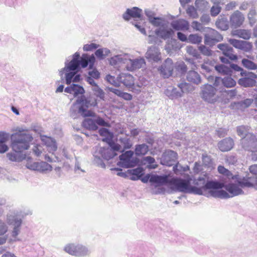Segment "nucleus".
<instances>
[{
	"label": "nucleus",
	"mask_w": 257,
	"mask_h": 257,
	"mask_svg": "<svg viewBox=\"0 0 257 257\" xmlns=\"http://www.w3.org/2000/svg\"><path fill=\"white\" fill-rule=\"evenodd\" d=\"M20 153L10 152L7 154L9 160L12 162H20L25 159L26 155L20 154Z\"/></svg>",
	"instance_id": "nucleus-39"
},
{
	"label": "nucleus",
	"mask_w": 257,
	"mask_h": 257,
	"mask_svg": "<svg viewBox=\"0 0 257 257\" xmlns=\"http://www.w3.org/2000/svg\"><path fill=\"white\" fill-rule=\"evenodd\" d=\"M250 174L242 180H238L237 182L241 188H256L257 187V164L249 167Z\"/></svg>",
	"instance_id": "nucleus-8"
},
{
	"label": "nucleus",
	"mask_w": 257,
	"mask_h": 257,
	"mask_svg": "<svg viewBox=\"0 0 257 257\" xmlns=\"http://www.w3.org/2000/svg\"><path fill=\"white\" fill-rule=\"evenodd\" d=\"M191 178L184 179L180 178H173L171 179V189L176 192H180L184 193L200 195L201 190L195 186L191 185Z\"/></svg>",
	"instance_id": "nucleus-2"
},
{
	"label": "nucleus",
	"mask_w": 257,
	"mask_h": 257,
	"mask_svg": "<svg viewBox=\"0 0 257 257\" xmlns=\"http://www.w3.org/2000/svg\"><path fill=\"white\" fill-rule=\"evenodd\" d=\"M91 253L90 249L86 246L77 244V249L76 251L72 252V253L74 256L78 257H83L87 255H89Z\"/></svg>",
	"instance_id": "nucleus-34"
},
{
	"label": "nucleus",
	"mask_w": 257,
	"mask_h": 257,
	"mask_svg": "<svg viewBox=\"0 0 257 257\" xmlns=\"http://www.w3.org/2000/svg\"><path fill=\"white\" fill-rule=\"evenodd\" d=\"M187 80L195 84H199L201 82V79L199 74L194 70L189 71L187 73Z\"/></svg>",
	"instance_id": "nucleus-36"
},
{
	"label": "nucleus",
	"mask_w": 257,
	"mask_h": 257,
	"mask_svg": "<svg viewBox=\"0 0 257 257\" xmlns=\"http://www.w3.org/2000/svg\"><path fill=\"white\" fill-rule=\"evenodd\" d=\"M220 73V72H219ZM235 73H233V75L232 76H235L236 75ZM220 74H223L222 73H220ZM223 75H227L226 74H223ZM230 76H225L223 78L221 79L219 77H215V80L214 83V85L215 86L218 85V83L220 81L222 82V84L224 86L227 88L233 87L235 86L236 83V81L230 76H231L230 74H228Z\"/></svg>",
	"instance_id": "nucleus-24"
},
{
	"label": "nucleus",
	"mask_w": 257,
	"mask_h": 257,
	"mask_svg": "<svg viewBox=\"0 0 257 257\" xmlns=\"http://www.w3.org/2000/svg\"><path fill=\"white\" fill-rule=\"evenodd\" d=\"M109 64H146L143 57H139L135 58L134 56L128 54L122 53L111 57L108 59Z\"/></svg>",
	"instance_id": "nucleus-5"
},
{
	"label": "nucleus",
	"mask_w": 257,
	"mask_h": 257,
	"mask_svg": "<svg viewBox=\"0 0 257 257\" xmlns=\"http://www.w3.org/2000/svg\"><path fill=\"white\" fill-rule=\"evenodd\" d=\"M101 147H95V151L93 154L94 157L93 163L97 166L104 168L105 167V164L102 160L103 158L101 157Z\"/></svg>",
	"instance_id": "nucleus-29"
},
{
	"label": "nucleus",
	"mask_w": 257,
	"mask_h": 257,
	"mask_svg": "<svg viewBox=\"0 0 257 257\" xmlns=\"http://www.w3.org/2000/svg\"><path fill=\"white\" fill-rule=\"evenodd\" d=\"M7 221L13 227L12 236L16 237L20 232L22 223V218L15 213L9 214L7 215Z\"/></svg>",
	"instance_id": "nucleus-11"
},
{
	"label": "nucleus",
	"mask_w": 257,
	"mask_h": 257,
	"mask_svg": "<svg viewBox=\"0 0 257 257\" xmlns=\"http://www.w3.org/2000/svg\"><path fill=\"white\" fill-rule=\"evenodd\" d=\"M172 28L177 31L188 30L189 29V23L183 19L174 21L171 23Z\"/></svg>",
	"instance_id": "nucleus-28"
},
{
	"label": "nucleus",
	"mask_w": 257,
	"mask_h": 257,
	"mask_svg": "<svg viewBox=\"0 0 257 257\" xmlns=\"http://www.w3.org/2000/svg\"><path fill=\"white\" fill-rule=\"evenodd\" d=\"M217 48L222 51L223 55L228 59L236 62L238 56L234 53L233 49L228 44H219Z\"/></svg>",
	"instance_id": "nucleus-19"
},
{
	"label": "nucleus",
	"mask_w": 257,
	"mask_h": 257,
	"mask_svg": "<svg viewBox=\"0 0 257 257\" xmlns=\"http://www.w3.org/2000/svg\"><path fill=\"white\" fill-rule=\"evenodd\" d=\"M76 104L80 107L82 108L84 113L88 114V117L95 116V113L88 110V108L91 106H95L97 103L96 100L94 98L91 97H86L85 95L78 97L76 100Z\"/></svg>",
	"instance_id": "nucleus-9"
},
{
	"label": "nucleus",
	"mask_w": 257,
	"mask_h": 257,
	"mask_svg": "<svg viewBox=\"0 0 257 257\" xmlns=\"http://www.w3.org/2000/svg\"><path fill=\"white\" fill-rule=\"evenodd\" d=\"M253 102V99L251 98H247L241 101L238 102L237 106L241 108H245L249 107Z\"/></svg>",
	"instance_id": "nucleus-56"
},
{
	"label": "nucleus",
	"mask_w": 257,
	"mask_h": 257,
	"mask_svg": "<svg viewBox=\"0 0 257 257\" xmlns=\"http://www.w3.org/2000/svg\"><path fill=\"white\" fill-rule=\"evenodd\" d=\"M100 45L94 43L86 44L83 45V50L84 52H91L96 50L99 47Z\"/></svg>",
	"instance_id": "nucleus-51"
},
{
	"label": "nucleus",
	"mask_w": 257,
	"mask_h": 257,
	"mask_svg": "<svg viewBox=\"0 0 257 257\" xmlns=\"http://www.w3.org/2000/svg\"><path fill=\"white\" fill-rule=\"evenodd\" d=\"M173 70V65H161L159 68L160 74L164 78H168L172 75Z\"/></svg>",
	"instance_id": "nucleus-37"
},
{
	"label": "nucleus",
	"mask_w": 257,
	"mask_h": 257,
	"mask_svg": "<svg viewBox=\"0 0 257 257\" xmlns=\"http://www.w3.org/2000/svg\"><path fill=\"white\" fill-rule=\"evenodd\" d=\"M92 91L94 92V94L100 98H103L104 97V92L102 89H101L98 85H95V86L92 88Z\"/></svg>",
	"instance_id": "nucleus-57"
},
{
	"label": "nucleus",
	"mask_w": 257,
	"mask_h": 257,
	"mask_svg": "<svg viewBox=\"0 0 257 257\" xmlns=\"http://www.w3.org/2000/svg\"><path fill=\"white\" fill-rule=\"evenodd\" d=\"M77 249V244L74 243H69L67 244L64 248V250L65 252L71 254L72 255H74L72 253V252H75L76 251Z\"/></svg>",
	"instance_id": "nucleus-54"
},
{
	"label": "nucleus",
	"mask_w": 257,
	"mask_h": 257,
	"mask_svg": "<svg viewBox=\"0 0 257 257\" xmlns=\"http://www.w3.org/2000/svg\"><path fill=\"white\" fill-rule=\"evenodd\" d=\"M140 160L137 158H131L128 160H125L120 167L125 168H130L134 167L138 165Z\"/></svg>",
	"instance_id": "nucleus-41"
},
{
	"label": "nucleus",
	"mask_w": 257,
	"mask_h": 257,
	"mask_svg": "<svg viewBox=\"0 0 257 257\" xmlns=\"http://www.w3.org/2000/svg\"><path fill=\"white\" fill-rule=\"evenodd\" d=\"M101 157L103 159L106 160H109L117 155L116 152H113L112 149L110 148H102L101 147Z\"/></svg>",
	"instance_id": "nucleus-38"
},
{
	"label": "nucleus",
	"mask_w": 257,
	"mask_h": 257,
	"mask_svg": "<svg viewBox=\"0 0 257 257\" xmlns=\"http://www.w3.org/2000/svg\"><path fill=\"white\" fill-rule=\"evenodd\" d=\"M64 91L66 93L73 94V96L77 98H78V97L84 95L85 92L84 88L82 86L74 83L71 84L69 86L66 87L64 89Z\"/></svg>",
	"instance_id": "nucleus-20"
},
{
	"label": "nucleus",
	"mask_w": 257,
	"mask_h": 257,
	"mask_svg": "<svg viewBox=\"0 0 257 257\" xmlns=\"http://www.w3.org/2000/svg\"><path fill=\"white\" fill-rule=\"evenodd\" d=\"M177 154L172 150L166 151L161 158V164L167 166H173L177 159Z\"/></svg>",
	"instance_id": "nucleus-16"
},
{
	"label": "nucleus",
	"mask_w": 257,
	"mask_h": 257,
	"mask_svg": "<svg viewBox=\"0 0 257 257\" xmlns=\"http://www.w3.org/2000/svg\"><path fill=\"white\" fill-rule=\"evenodd\" d=\"M202 41V37L197 34H190L188 38V42L192 44H199Z\"/></svg>",
	"instance_id": "nucleus-50"
},
{
	"label": "nucleus",
	"mask_w": 257,
	"mask_h": 257,
	"mask_svg": "<svg viewBox=\"0 0 257 257\" xmlns=\"http://www.w3.org/2000/svg\"><path fill=\"white\" fill-rule=\"evenodd\" d=\"M70 116L74 118H77L79 115L83 117H88V114H86L82 108L80 107L76 103H74L71 106L70 109Z\"/></svg>",
	"instance_id": "nucleus-26"
},
{
	"label": "nucleus",
	"mask_w": 257,
	"mask_h": 257,
	"mask_svg": "<svg viewBox=\"0 0 257 257\" xmlns=\"http://www.w3.org/2000/svg\"><path fill=\"white\" fill-rule=\"evenodd\" d=\"M234 146V141L231 138H226L219 142L218 147L221 152L230 151Z\"/></svg>",
	"instance_id": "nucleus-25"
},
{
	"label": "nucleus",
	"mask_w": 257,
	"mask_h": 257,
	"mask_svg": "<svg viewBox=\"0 0 257 257\" xmlns=\"http://www.w3.org/2000/svg\"><path fill=\"white\" fill-rule=\"evenodd\" d=\"M111 53L110 49L106 47H99L94 54L83 53L81 56L76 52L73 55L66 58L64 64H95L96 59L103 60Z\"/></svg>",
	"instance_id": "nucleus-1"
},
{
	"label": "nucleus",
	"mask_w": 257,
	"mask_h": 257,
	"mask_svg": "<svg viewBox=\"0 0 257 257\" xmlns=\"http://www.w3.org/2000/svg\"><path fill=\"white\" fill-rule=\"evenodd\" d=\"M256 12L254 8L250 9L247 15V19L250 26L252 27L256 22L257 19L256 17Z\"/></svg>",
	"instance_id": "nucleus-46"
},
{
	"label": "nucleus",
	"mask_w": 257,
	"mask_h": 257,
	"mask_svg": "<svg viewBox=\"0 0 257 257\" xmlns=\"http://www.w3.org/2000/svg\"><path fill=\"white\" fill-rule=\"evenodd\" d=\"M134 152L132 151H127L122 153L119 156L120 161L117 163V165L120 166L122 164H123V163L125 161V160H128L131 158H132Z\"/></svg>",
	"instance_id": "nucleus-45"
},
{
	"label": "nucleus",
	"mask_w": 257,
	"mask_h": 257,
	"mask_svg": "<svg viewBox=\"0 0 257 257\" xmlns=\"http://www.w3.org/2000/svg\"><path fill=\"white\" fill-rule=\"evenodd\" d=\"M146 57L149 62L159 63L161 61V53L159 48L156 46L150 47L146 53Z\"/></svg>",
	"instance_id": "nucleus-17"
},
{
	"label": "nucleus",
	"mask_w": 257,
	"mask_h": 257,
	"mask_svg": "<svg viewBox=\"0 0 257 257\" xmlns=\"http://www.w3.org/2000/svg\"><path fill=\"white\" fill-rule=\"evenodd\" d=\"M216 91V89L212 85L205 84L201 87V97L205 101L213 103L217 100Z\"/></svg>",
	"instance_id": "nucleus-12"
},
{
	"label": "nucleus",
	"mask_w": 257,
	"mask_h": 257,
	"mask_svg": "<svg viewBox=\"0 0 257 257\" xmlns=\"http://www.w3.org/2000/svg\"><path fill=\"white\" fill-rule=\"evenodd\" d=\"M182 94L184 93H188L193 90V86L187 82H182L177 85Z\"/></svg>",
	"instance_id": "nucleus-44"
},
{
	"label": "nucleus",
	"mask_w": 257,
	"mask_h": 257,
	"mask_svg": "<svg viewBox=\"0 0 257 257\" xmlns=\"http://www.w3.org/2000/svg\"><path fill=\"white\" fill-rule=\"evenodd\" d=\"M105 80L109 83L110 84L113 85L115 87H118L120 86L119 81L118 80V76L116 79L115 77L108 74L105 76Z\"/></svg>",
	"instance_id": "nucleus-49"
},
{
	"label": "nucleus",
	"mask_w": 257,
	"mask_h": 257,
	"mask_svg": "<svg viewBox=\"0 0 257 257\" xmlns=\"http://www.w3.org/2000/svg\"><path fill=\"white\" fill-rule=\"evenodd\" d=\"M238 84L243 87H251L255 85L256 81L247 76L239 79Z\"/></svg>",
	"instance_id": "nucleus-33"
},
{
	"label": "nucleus",
	"mask_w": 257,
	"mask_h": 257,
	"mask_svg": "<svg viewBox=\"0 0 257 257\" xmlns=\"http://www.w3.org/2000/svg\"><path fill=\"white\" fill-rule=\"evenodd\" d=\"M88 65H65V67L59 71L60 76L63 80V75L65 74L66 83L68 85L71 84L73 81L74 76L78 73L81 68H86Z\"/></svg>",
	"instance_id": "nucleus-10"
},
{
	"label": "nucleus",
	"mask_w": 257,
	"mask_h": 257,
	"mask_svg": "<svg viewBox=\"0 0 257 257\" xmlns=\"http://www.w3.org/2000/svg\"><path fill=\"white\" fill-rule=\"evenodd\" d=\"M248 127L244 125L239 126L237 127V133L238 136H243L245 135L246 136L247 135H248Z\"/></svg>",
	"instance_id": "nucleus-60"
},
{
	"label": "nucleus",
	"mask_w": 257,
	"mask_h": 257,
	"mask_svg": "<svg viewBox=\"0 0 257 257\" xmlns=\"http://www.w3.org/2000/svg\"><path fill=\"white\" fill-rule=\"evenodd\" d=\"M218 171L220 174H221L226 177L228 180H234L236 178V175H233L230 171L225 168L222 166H219L218 167Z\"/></svg>",
	"instance_id": "nucleus-42"
},
{
	"label": "nucleus",
	"mask_w": 257,
	"mask_h": 257,
	"mask_svg": "<svg viewBox=\"0 0 257 257\" xmlns=\"http://www.w3.org/2000/svg\"><path fill=\"white\" fill-rule=\"evenodd\" d=\"M127 173L132 175L130 179L132 180L135 181L139 180L141 177L144 175V169L141 167L133 169H130L127 170Z\"/></svg>",
	"instance_id": "nucleus-32"
},
{
	"label": "nucleus",
	"mask_w": 257,
	"mask_h": 257,
	"mask_svg": "<svg viewBox=\"0 0 257 257\" xmlns=\"http://www.w3.org/2000/svg\"><path fill=\"white\" fill-rule=\"evenodd\" d=\"M220 5H214L210 9V15L212 17L217 16L221 11Z\"/></svg>",
	"instance_id": "nucleus-61"
},
{
	"label": "nucleus",
	"mask_w": 257,
	"mask_h": 257,
	"mask_svg": "<svg viewBox=\"0 0 257 257\" xmlns=\"http://www.w3.org/2000/svg\"><path fill=\"white\" fill-rule=\"evenodd\" d=\"M245 20L244 15L239 11H235L229 17V24L232 28L237 29L242 25Z\"/></svg>",
	"instance_id": "nucleus-15"
},
{
	"label": "nucleus",
	"mask_w": 257,
	"mask_h": 257,
	"mask_svg": "<svg viewBox=\"0 0 257 257\" xmlns=\"http://www.w3.org/2000/svg\"><path fill=\"white\" fill-rule=\"evenodd\" d=\"M148 151V146L145 144L138 145L136 146L135 153L137 156L144 155Z\"/></svg>",
	"instance_id": "nucleus-47"
},
{
	"label": "nucleus",
	"mask_w": 257,
	"mask_h": 257,
	"mask_svg": "<svg viewBox=\"0 0 257 257\" xmlns=\"http://www.w3.org/2000/svg\"><path fill=\"white\" fill-rule=\"evenodd\" d=\"M173 171L176 174H182L189 170L188 166H182L178 162L174 165Z\"/></svg>",
	"instance_id": "nucleus-48"
},
{
	"label": "nucleus",
	"mask_w": 257,
	"mask_h": 257,
	"mask_svg": "<svg viewBox=\"0 0 257 257\" xmlns=\"http://www.w3.org/2000/svg\"><path fill=\"white\" fill-rule=\"evenodd\" d=\"M149 22L153 26L159 27L162 25L163 21L162 19L160 17H154L152 19H150Z\"/></svg>",
	"instance_id": "nucleus-64"
},
{
	"label": "nucleus",
	"mask_w": 257,
	"mask_h": 257,
	"mask_svg": "<svg viewBox=\"0 0 257 257\" xmlns=\"http://www.w3.org/2000/svg\"><path fill=\"white\" fill-rule=\"evenodd\" d=\"M94 65H89V70L88 72V77H91V78L98 79L100 77V73L98 72V71L96 69H93V66Z\"/></svg>",
	"instance_id": "nucleus-53"
},
{
	"label": "nucleus",
	"mask_w": 257,
	"mask_h": 257,
	"mask_svg": "<svg viewBox=\"0 0 257 257\" xmlns=\"http://www.w3.org/2000/svg\"><path fill=\"white\" fill-rule=\"evenodd\" d=\"M155 34L160 38L164 40L170 39L174 34L173 30L171 29H166L165 28H160L156 29L155 31Z\"/></svg>",
	"instance_id": "nucleus-27"
},
{
	"label": "nucleus",
	"mask_w": 257,
	"mask_h": 257,
	"mask_svg": "<svg viewBox=\"0 0 257 257\" xmlns=\"http://www.w3.org/2000/svg\"><path fill=\"white\" fill-rule=\"evenodd\" d=\"M193 183L196 186V187L201 190L202 193L200 195H203L204 191L209 190L208 194L210 196H211V191L222 189L223 186V183L221 182L207 180L206 177L205 176L199 177L197 179H194Z\"/></svg>",
	"instance_id": "nucleus-6"
},
{
	"label": "nucleus",
	"mask_w": 257,
	"mask_h": 257,
	"mask_svg": "<svg viewBox=\"0 0 257 257\" xmlns=\"http://www.w3.org/2000/svg\"><path fill=\"white\" fill-rule=\"evenodd\" d=\"M222 36L217 31L214 29H210L205 35L204 43L208 46H212L216 43L222 41Z\"/></svg>",
	"instance_id": "nucleus-14"
},
{
	"label": "nucleus",
	"mask_w": 257,
	"mask_h": 257,
	"mask_svg": "<svg viewBox=\"0 0 257 257\" xmlns=\"http://www.w3.org/2000/svg\"><path fill=\"white\" fill-rule=\"evenodd\" d=\"M222 94L223 95H225L226 96V98L227 100H229L230 99L233 98L236 96L237 94V91L235 89L228 90H225L224 91H222Z\"/></svg>",
	"instance_id": "nucleus-59"
},
{
	"label": "nucleus",
	"mask_w": 257,
	"mask_h": 257,
	"mask_svg": "<svg viewBox=\"0 0 257 257\" xmlns=\"http://www.w3.org/2000/svg\"><path fill=\"white\" fill-rule=\"evenodd\" d=\"M118 80L119 81V83L123 84L128 89H133L134 88V78L130 74L125 73H120L118 75Z\"/></svg>",
	"instance_id": "nucleus-22"
},
{
	"label": "nucleus",
	"mask_w": 257,
	"mask_h": 257,
	"mask_svg": "<svg viewBox=\"0 0 257 257\" xmlns=\"http://www.w3.org/2000/svg\"><path fill=\"white\" fill-rule=\"evenodd\" d=\"M228 42L235 48L245 52H249L252 48V43L248 41L229 39Z\"/></svg>",
	"instance_id": "nucleus-18"
},
{
	"label": "nucleus",
	"mask_w": 257,
	"mask_h": 257,
	"mask_svg": "<svg viewBox=\"0 0 257 257\" xmlns=\"http://www.w3.org/2000/svg\"><path fill=\"white\" fill-rule=\"evenodd\" d=\"M82 124L84 127L89 130L95 131L98 129L95 119L86 118L83 121Z\"/></svg>",
	"instance_id": "nucleus-40"
},
{
	"label": "nucleus",
	"mask_w": 257,
	"mask_h": 257,
	"mask_svg": "<svg viewBox=\"0 0 257 257\" xmlns=\"http://www.w3.org/2000/svg\"><path fill=\"white\" fill-rule=\"evenodd\" d=\"M144 161L149 164L148 167L149 169H156L158 167V165L154 164L155 162V159L151 156H147L144 157Z\"/></svg>",
	"instance_id": "nucleus-52"
},
{
	"label": "nucleus",
	"mask_w": 257,
	"mask_h": 257,
	"mask_svg": "<svg viewBox=\"0 0 257 257\" xmlns=\"http://www.w3.org/2000/svg\"><path fill=\"white\" fill-rule=\"evenodd\" d=\"M198 49L200 52L204 55L210 56L212 55V51L205 45H201L198 47Z\"/></svg>",
	"instance_id": "nucleus-58"
},
{
	"label": "nucleus",
	"mask_w": 257,
	"mask_h": 257,
	"mask_svg": "<svg viewBox=\"0 0 257 257\" xmlns=\"http://www.w3.org/2000/svg\"><path fill=\"white\" fill-rule=\"evenodd\" d=\"M215 65V70L220 73L223 74H230L231 75H233V73L236 72L239 73L241 76H247L254 79L255 80L257 79V75L252 73L244 71L242 68L239 66V65Z\"/></svg>",
	"instance_id": "nucleus-7"
},
{
	"label": "nucleus",
	"mask_w": 257,
	"mask_h": 257,
	"mask_svg": "<svg viewBox=\"0 0 257 257\" xmlns=\"http://www.w3.org/2000/svg\"><path fill=\"white\" fill-rule=\"evenodd\" d=\"M240 180H237V181ZM222 183L223 185L222 188H225L228 192L221 189L212 190L211 191L212 197L221 199H228L244 193L243 191L239 188L240 186L238 184L237 185L233 183H228L225 185L223 183ZM237 183H238L237 182Z\"/></svg>",
	"instance_id": "nucleus-4"
},
{
	"label": "nucleus",
	"mask_w": 257,
	"mask_h": 257,
	"mask_svg": "<svg viewBox=\"0 0 257 257\" xmlns=\"http://www.w3.org/2000/svg\"><path fill=\"white\" fill-rule=\"evenodd\" d=\"M186 50L187 53L193 57H196V58H199L200 57V54L198 51L194 49L192 46H187Z\"/></svg>",
	"instance_id": "nucleus-63"
},
{
	"label": "nucleus",
	"mask_w": 257,
	"mask_h": 257,
	"mask_svg": "<svg viewBox=\"0 0 257 257\" xmlns=\"http://www.w3.org/2000/svg\"><path fill=\"white\" fill-rule=\"evenodd\" d=\"M196 9L193 6H190L186 10V13L190 17L196 19L199 17Z\"/></svg>",
	"instance_id": "nucleus-55"
},
{
	"label": "nucleus",
	"mask_w": 257,
	"mask_h": 257,
	"mask_svg": "<svg viewBox=\"0 0 257 257\" xmlns=\"http://www.w3.org/2000/svg\"><path fill=\"white\" fill-rule=\"evenodd\" d=\"M165 94L171 99H177L182 96V92L180 90L174 87L168 88L165 90Z\"/></svg>",
	"instance_id": "nucleus-35"
},
{
	"label": "nucleus",
	"mask_w": 257,
	"mask_h": 257,
	"mask_svg": "<svg viewBox=\"0 0 257 257\" xmlns=\"http://www.w3.org/2000/svg\"><path fill=\"white\" fill-rule=\"evenodd\" d=\"M242 147L248 151H255L257 150V140L255 136L249 134L241 139Z\"/></svg>",
	"instance_id": "nucleus-13"
},
{
	"label": "nucleus",
	"mask_w": 257,
	"mask_h": 257,
	"mask_svg": "<svg viewBox=\"0 0 257 257\" xmlns=\"http://www.w3.org/2000/svg\"><path fill=\"white\" fill-rule=\"evenodd\" d=\"M119 141L121 144H123L124 148L123 149H130L132 146V144H131L130 139L126 137L123 138H120L119 139Z\"/></svg>",
	"instance_id": "nucleus-62"
},
{
	"label": "nucleus",
	"mask_w": 257,
	"mask_h": 257,
	"mask_svg": "<svg viewBox=\"0 0 257 257\" xmlns=\"http://www.w3.org/2000/svg\"><path fill=\"white\" fill-rule=\"evenodd\" d=\"M195 5L199 11L204 12L208 9L209 3L205 0H196Z\"/></svg>",
	"instance_id": "nucleus-43"
},
{
	"label": "nucleus",
	"mask_w": 257,
	"mask_h": 257,
	"mask_svg": "<svg viewBox=\"0 0 257 257\" xmlns=\"http://www.w3.org/2000/svg\"><path fill=\"white\" fill-rule=\"evenodd\" d=\"M11 140L12 150L16 153H22L29 149L33 138L30 134L14 133Z\"/></svg>",
	"instance_id": "nucleus-3"
},
{
	"label": "nucleus",
	"mask_w": 257,
	"mask_h": 257,
	"mask_svg": "<svg viewBox=\"0 0 257 257\" xmlns=\"http://www.w3.org/2000/svg\"><path fill=\"white\" fill-rule=\"evenodd\" d=\"M170 182L171 179L167 175H152L151 178V183L155 184V187L168 184L170 185Z\"/></svg>",
	"instance_id": "nucleus-21"
},
{
	"label": "nucleus",
	"mask_w": 257,
	"mask_h": 257,
	"mask_svg": "<svg viewBox=\"0 0 257 257\" xmlns=\"http://www.w3.org/2000/svg\"><path fill=\"white\" fill-rule=\"evenodd\" d=\"M215 25L216 27L222 31H226L229 28V22L224 15H220L217 19Z\"/></svg>",
	"instance_id": "nucleus-31"
},
{
	"label": "nucleus",
	"mask_w": 257,
	"mask_h": 257,
	"mask_svg": "<svg viewBox=\"0 0 257 257\" xmlns=\"http://www.w3.org/2000/svg\"><path fill=\"white\" fill-rule=\"evenodd\" d=\"M142 10L138 7H133L131 9H127L125 12L122 15V18L126 21H129L131 18H141L142 16Z\"/></svg>",
	"instance_id": "nucleus-23"
},
{
	"label": "nucleus",
	"mask_w": 257,
	"mask_h": 257,
	"mask_svg": "<svg viewBox=\"0 0 257 257\" xmlns=\"http://www.w3.org/2000/svg\"><path fill=\"white\" fill-rule=\"evenodd\" d=\"M232 36L242 38L244 40H248L251 37V31L247 29H236L231 32Z\"/></svg>",
	"instance_id": "nucleus-30"
}]
</instances>
